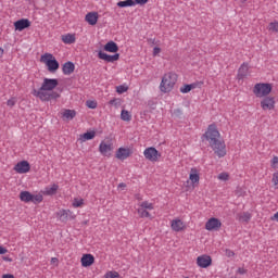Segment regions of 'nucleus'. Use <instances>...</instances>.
I'll list each match as a JSON object with an SVG mask.
<instances>
[{
	"label": "nucleus",
	"mask_w": 278,
	"mask_h": 278,
	"mask_svg": "<svg viewBox=\"0 0 278 278\" xmlns=\"http://www.w3.org/2000/svg\"><path fill=\"white\" fill-rule=\"evenodd\" d=\"M203 138L207 140L216 156L225 157L227 155V146L225 144V141L220 140V132L216 128V125H210L203 135Z\"/></svg>",
	"instance_id": "1"
},
{
	"label": "nucleus",
	"mask_w": 278,
	"mask_h": 278,
	"mask_svg": "<svg viewBox=\"0 0 278 278\" xmlns=\"http://www.w3.org/2000/svg\"><path fill=\"white\" fill-rule=\"evenodd\" d=\"M175 84H177V74L175 73L165 74L160 85L161 92H170V90L175 88Z\"/></svg>",
	"instance_id": "2"
},
{
	"label": "nucleus",
	"mask_w": 278,
	"mask_h": 278,
	"mask_svg": "<svg viewBox=\"0 0 278 278\" xmlns=\"http://www.w3.org/2000/svg\"><path fill=\"white\" fill-rule=\"evenodd\" d=\"M253 92L255 97L262 99V97H268L273 92V85L268 83H258L254 86Z\"/></svg>",
	"instance_id": "3"
},
{
	"label": "nucleus",
	"mask_w": 278,
	"mask_h": 278,
	"mask_svg": "<svg viewBox=\"0 0 278 278\" xmlns=\"http://www.w3.org/2000/svg\"><path fill=\"white\" fill-rule=\"evenodd\" d=\"M41 62L46 63L49 73H55L58 68H60V63L58 62V60H55V58H53V54L51 53H46L41 55Z\"/></svg>",
	"instance_id": "4"
},
{
	"label": "nucleus",
	"mask_w": 278,
	"mask_h": 278,
	"mask_svg": "<svg viewBox=\"0 0 278 278\" xmlns=\"http://www.w3.org/2000/svg\"><path fill=\"white\" fill-rule=\"evenodd\" d=\"M34 97H37V99H40V101H51L52 99H60V93L55 91H47V90H33Z\"/></svg>",
	"instance_id": "5"
},
{
	"label": "nucleus",
	"mask_w": 278,
	"mask_h": 278,
	"mask_svg": "<svg viewBox=\"0 0 278 278\" xmlns=\"http://www.w3.org/2000/svg\"><path fill=\"white\" fill-rule=\"evenodd\" d=\"M143 155L146 160H149V162H157V160L162 157V154L154 147L147 148L143 151Z\"/></svg>",
	"instance_id": "6"
},
{
	"label": "nucleus",
	"mask_w": 278,
	"mask_h": 278,
	"mask_svg": "<svg viewBox=\"0 0 278 278\" xmlns=\"http://www.w3.org/2000/svg\"><path fill=\"white\" fill-rule=\"evenodd\" d=\"M58 79L55 78H45L40 87V90H47L48 92H53L58 88Z\"/></svg>",
	"instance_id": "7"
},
{
	"label": "nucleus",
	"mask_w": 278,
	"mask_h": 278,
	"mask_svg": "<svg viewBox=\"0 0 278 278\" xmlns=\"http://www.w3.org/2000/svg\"><path fill=\"white\" fill-rule=\"evenodd\" d=\"M223 227V223H220V219L216 217L210 218L205 224V229L207 231H218Z\"/></svg>",
	"instance_id": "8"
},
{
	"label": "nucleus",
	"mask_w": 278,
	"mask_h": 278,
	"mask_svg": "<svg viewBox=\"0 0 278 278\" xmlns=\"http://www.w3.org/2000/svg\"><path fill=\"white\" fill-rule=\"evenodd\" d=\"M14 170L20 175H25V173H29V170H31V165H29V162L27 161H22L14 166Z\"/></svg>",
	"instance_id": "9"
},
{
	"label": "nucleus",
	"mask_w": 278,
	"mask_h": 278,
	"mask_svg": "<svg viewBox=\"0 0 278 278\" xmlns=\"http://www.w3.org/2000/svg\"><path fill=\"white\" fill-rule=\"evenodd\" d=\"M98 58H99V60H104V62H117V60L121 59V54L115 53L113 55H110V54L100 50L98 52Z\"/></svg>",
	"instance_id": "10"
},
{
	"label": "nucleus",
	"mask_w": 278,
	"mask_h": 278,
	"mask_svg": "<svg viewBox=\"0 0 278 278\" xmlns=\"http://www.w3.org/2000/svg\"><path fill=\"white\" fill-rule=\"evenodd\" d=\"M59 219L61 223H68V220H74L75 216L70 210H61L58 212Z\"/></svg>",
	"instance_id": "11"
},
{
	"label": "nucleus",
	"mask_w": 278,
	"mask_h": 278,
	"mask_svg": "<svg viewBox=\"0 0 278 278\" xmlns=\"http://www.w3.org/2000/svg\"><path fill=\"white\" fill-rule=\"evenodd\" d=\"M197 264L200 268H207L212 266V256L210 255L198 256Z\"/></svg>",
	"instance_id": "12"
},
{
	"label": "nucleus",
	"mask_w": 278,
	"mask_h": 278,
	"mask_svg": "<svg viewBox=\"0 0 278 278\" xmlns=\"http://www.w3.org/2000/svg\"><path fill=\"white\" fill-rule=\"evenodd\" d=\"M14 27L16 31H23V29H27L28 27H31V22L27 18H22L14 23Z\"/></svg>",
	"instance_id": "13"
},
{
	"label": "nucleus",
	"mask_w": 278,
	"mask_h": 278,
	"mask_svg": "<svg viewBox=\"0 0 278 278\" xmlns=\"http://www.w3.org/2000/svg\"><path fill=\"white\" fill-rule=\"evenodd\" d=\"M262 110H275V98L266 97L261 101Z\"/></svg>",
	"instance_id": "14"
},
{
	"label": "nucleus",
	"mask_w": 278,
	"mask_h": 278,
	"mask_svg": "<svg viewBox=\"0 0 278 278\" xmlns=\"http://www.w3.org/2000/svg\"><path fill=\"white\" fill-rule=\"evenodd\" d=\"M129 155H131V150L129 148H119L116 151V155L115 157H117V160H127V157H129Z\"/></svg>",
	"instance_id": "15"
},
{
	"label": "nucleus",
	"mask_w": 278,
	"mask_h": 278,
	"mask_svg": "<svg viewBox=\"0 0 278 278\" xmlns=\"http://www.w3.org/2000/svg\"><path fill=\"white\" fill-rule=\"evenodd\" d=\"M80 262L84 268H88V266H92L94 264V256L92 254H84Z\"/></svg>",
	"instance_id": "16"
},
{
	"label": "nucleus",
	"mask_w": 278,
	"mask_h": 278,
	"mask_svg": "<svg viewBox=\"0 0 278 278\" xmlns=\"http://www.w3.org/2000/svg\"><path fill=\"white\" fill-rule=\"evenodd\" d=\"M62 72L63 75H73V73H75V64L71 61H67L63 64Z\"/></svg>",
	"instance_id": "17"
},
{
	"label": "nucleus",
	"mask_w": 278,
	"mask_h": 278,
	"mask_svg": "<svg viewBox=\"0 0 278 278\" xmlns=\"http://www.w3.org/2000/svg\"><path fill=\"white\" fill-rule=\"evenodd\" d=\"M85 21H87L90 25H97L99 21V13L97 12H89L85 16Z\"/></svg>",
	"instance_id": "18"
},
{
	"label": "nucleus",
	"mask_w": 278,
	"mask_h": 278,
	"mask_svg": "<svg viewBox=\"0 0 278 278\" xmlns=\"http://www.w3.org/2000/svg\"><path fill=\"white\" fill-rule=\"evenodd\" d=\"M247 75H249V64L243 63L239 70H238V75L237 78L238 79H244V77H247Z\"/></svg>",
	"instance_id": "19"
},
{
	"label": "nucleus",
	"mask_w": 278,
	"mask_h": 278,
	"mask_svg": "<svg viewBox=\"0 0 278 278\" xmlns=\"http://www.w3.org/2000/svg\"><path fill=\"white\" fill-rule=\"evenodd\" d=\"M104 51H108L109 53H117L118 45H116V42H114V41H109L104 46Z\"/></svg>",
	"instance_id": "20"
},
{
	"label": "nucleus",
	"mask_w": 278,
	"mask_h": 278,
	"mask_svg": "<svg viewBox=\"0 0 278 278\" xmlns=\"http://www.w3.org/2000/svg\"><path fill=\"white\" fill-rule=\"evenodd\" d=\"M99 151L102 155H108V153H110V151H112V144L105 143L104 141H102L99 146Z\"/></svg>",
	"instance_id": "21"
},
{
	"label": "nucleus",
	"mask_w": 278,
	"mask_h": 278,
	"mask_svg": "<svg viewBox=\"0 0 278 278\" xmlns=\"http://www.w3.org/2000/svg\"><path fill=\"white\" fill-rule=\"evenodd\" d=\"M20 199L24 203H31V199H34V194H31L29 191H22L20 193Z\"/></svg>",
	"instance_id": "22"
},
{
	"label": "nucleus",
	"mask_w": 278,
	"mask_h": 278,
	"mask_svg": "<svg viewBox=\"0 0 278 278\" xmlns=\"http://www.w3.org/2000/svg\"><path fill=\"white\" fill-rule=\"evenodd\" d=\"M62 116L67 121H73L74 117L77 116V112H75V110L66 109L63 111Z\"/></svg>",
	"instance_id": "23"
},
{
	"label": "nucleus",
	"mask_w": 278,
	"mask_h": 278,
	"mask_svg": "<svg viewBox=\"0 0 278 278\" xmlns=\"http://www.w3.org/2000/svg\"><path fill=\"white\" fill-rule=\"evenodd\" d=\"M172 229L173 231H181L184 229V222L181 219L172 220Z\"/></svg>",
	"instance_id": "24"
},
{
	"label": "nucleus",
	"mask_w": 278,
	"mask_h": 278,
	"mask_svg": "<svg viewBox=\"0 0 278 278\" xmlns=\"http://www.w3.org/2000/svg\"><path fill=\"white\" fill-rule=\"evenodd\" d=\"M60 188V186L58 185H52L51 187H46L43 194H47L48 197H52V194H55V192H58V189Z\"/></svg>",
	"instance_id": "25"
},
{
	"label": "nucleus",
	"mask_w": 278,
	"mask_h": 278,
	"mask_svg": "<svg viewBox=\"0 0 278 278\" xmlns=\"http://www.w3.org/2000/svg\"><path fill=\"white\" fill-rule=\"evenodd\" d=\"M136 2L134 0H125L117 2V8H134Z\"/></svg>",
	"instance_id": "26"
},
{
	"label": "nucleus",
	"mask_w": 278,
	"mask_h": 278,
	"mask_svg": "<svg viewBox=\"0 0 278 278\" xmlns=\"http://www.w3.org/2000/svg\"><path fill=\"white\" fill-rule=\"evenodd\" d=\"M62 41L64 42V45H73L75 43V35H63L62 36Z\"/></svg>",
	"instance_id": "27"
},
{
	"label": "nucleus",
	"mask_w": 278,
	"mask_h": 278,
	"mask_svg": "<svg viewBox=\"0 0 278 278\" xmlns=\"http://www.w3.org/2000/svg\"><path fill=\"white\" fill-rule=\"evenodd\" d=\"M94 136H97V132L94 130L87 131V132L81 135V139H83L84 142H86V140L94 139Z\"/></svg>",
	"instance_id": "28"
},
{
	"label": "nucleus",
	"mask_w": 278,
	"mask_h": 278,
	"mask_svg": "<svg viewBox=\"0 0 278 278\" xmlns=\"http://www.w3.org/2000/svg\"><path fill=\"white\" fill-rule=\"evenodd\" d=\"M190 181H192V184H198L200 177L199 174L197 173V168H191V174L189 176Z\"/></svg>",
	"instance_id": "29"
},
{
	"label": "nucleus",
	"mask_w": 278,
	"mask_h": 278,
	"mask_svg": "<svg viewBox=\"0 0 278 278\" xmlns=\"http://www.w3.org/2000/svg\"><path fill=\"white\" fill-rule=\"evenodd\" d=\"M238 218L239 220H241V223H249V220H251V213L243 212L238 215Z\"/></svg>",
	"instance_id": "30"
},
{
	"label": "nucleus",
	"mask_w": 278,
	"mask_h": 278,
	"mask_svg": "<svg viewBox=\"0 0 278 278\" xmlns=\"http://www.w3.org/2000/svg\"><path fill=\"white\" fill-rule=\"evenodd\" d=\"M121 118H122V121L129 123V121H131V114L127 110H122Z\"/></svg>",
	"instance_id": "31"
},
{
	"label": "nucleus",
	"mask_w": 278,
	"mask_h": 278,
	"mask_svg": "<svg viewBox=\"0 0 278 278\" xmlns=\"http://www.w3.org/2000/svg\"><path fill=\"white\" fill-rule=\"evenodd\" d=\"M138 214L141 218H151V213L144 208H138Z\"/></svg>",
	"instance_id": "32"
},
{
	"label": "nucleus",
	"mask_w": 278,
	"mask_h": 278,
	"mask_svg": "<svg viewBox=\"0 0 278 278\" xmlns=\"http://www.w3.org/2000/svg\"><path fill=\"white\" fill-rule=\"evenodd\" d=\"M42 200H43L42 194H33L30 203H35V204L42 203Z\"/></svg>",
	"instance_id": "33"
},
{
	"label": "nucleus",
	"mask_w": 278,
	"mask_h": 278,
	"mask_svg": "<svg viewBox=\"0 0 278 278\" xmlns=\"http://www.w3.org/2000/svg\"><path fill=\"white\" fill-rule=\"evenodd\" d=\"M268 29H269V31L278 34V22H270Z\"/></svg>",
	"instance_id": "34"
},
{
	"label": "nucleus",
	"mask_w": 278,
	"mask_h": 278,
	"mask_svg": "<svg viewBox=\"0 0 278 278\" xmlns=\"http://www.w3.org/2000/svg\"><path fill=\"white\" fill-rule=\"evenodd\" d=\"M86 105H87V108H89V110H97V101L87 100Z\"/></svg>",
	"instance_id": "35"
},
{
	"label": "nucleus",
	"mask_w": 278,
	"mask_h": 278,
	"mask_svg": "<svg viewBox=\"0 0 278 278\" xmlns=\"http://www.w3.org/2000/svg\"><path fill=\"white\" fill-rule=\"evenodd\" d=\"M121 275L117 271H108L103 278H118Z\"/></svg>",
	"instance_id": "36"
},
{
	"label": "nucleus",
	"mask_w": 278,
	"mask_h": 278,
	"mask_svg": "<svg viewBox=\"0 0 278 278\" xmlns=\"http://www.w3.org/2000/svg\"><path fill=\"white\" fill-rule=\"evenodd\" d=\"M140 207L142 210H153V203H149V202L144 201L140 204Z\"/></svg>",
	"instance_id": "37"
},
{
	"label": "nucleus",
	"mask_w": 278,
	"mask_h": 278,
	"mask_svg": "<svg viewBox=\"0 0 278 278\" xmlns=\"http://www.w3.org/2000/svg\"><path fill=\"white\" fill-rule=\"evenodd\" d=\"M129 88L127 86L124 85H119L116 87V92H118V94H123V92H127Z\"/></svg>",
	"instance_id": "38"
},
{
	"label": "nucleus",
	"mask_w": 278,
	"mask_h": 278,
	"mask_svg": "<svg viewBox=\"0 0 278 278\" xmlns=\"http://www.w3.org/2000/svg\"><path fill=\"white\" fill-rule=\"evenodd\" d=\"M217 178L220 180V181H227L229 180V174L228 173H220Z\"/></svg>",
	"instance_id": "39"
},
{
	"label": "nucleus",
	"mask_w": 278,
	"mask_h": 278,
	"mask_svg": "<svg viewBox=\"0 0 278 278\" xmlns=\"http://www.w3.org/2000/svg\"><path fill=\"white\" fill-rule=\"evenodd\" d=\"M190 90H192V89H190V85H184L182 87H180V92L182 94H188V92H190Z\"/></svg>",
	"instance_id": "40"
},
{
	"label": "nucleus",
	"mask_w": 278,
	"mask_h": 278,
	"mask_svg": "<svg viewBox=\"0 0 278 278\" xmlns=\"http://www.w3.org/2000/svg\"><path fill=\"white\" fill-rule=\"evenodd\" d=\"M84 205V200L75 199L73 202V207H81Z\"/></svg>",
	"instance_id": "41"
},
{
	"label": "nucleus",
	"mask_w": 278,
	"mask_h": 278,
	"mask_svg": "<svg viewBox=\"0 0 278 278\" xmlns=\"http://www.w3.org/2000/svg\"><path fill=\"white\" fill-rule=\"evenodd\" d=\"M7 105H9V108H14L16 105V100H14V98L8 100Z\"/></svg>",
	"instance_id": "42"
},
{
	"label": "nucleus",
	"mask_w": 278,
	"mask_h": 278,
	"mask_svg": "<svg viewBox=\"0 0 278 278\" xmlns=\"http://www.w3.org/2000/svg\"><path fill=\"white\" fill-rule=\"evenodd\" d=\"M147 5L149 3V0H135V5Z\"/></svg>",
	"instance_id": "43"
},
{
	"label": "nucleus",
	"mask_w": 278,
	"mask_h": 278,
	"mask_svg": "<svg viewBox=\"0 0 278 278\" xmlns=\"http://www.w3.org/2000/svg\"><path fill=\"white\" fill-rule=\"evenodd\" d=\"M273 182H274V186L278 187V173H274V175H273Z\"/></svg>",
	"instance_id": "44"
},
{
	"label": "nucleus",
	"mask_w": 278,
	"mask_h": 278,
	"mask_svg": "<svg viewBox=\"0 0 278 278\" xmlns=\"http://www.w3.org/2000/svg\"><path fill=\"white\" fill-rule=\"evenodd\" d=\"M203 83H193V84H190V90H194V88H197L198 86H202Z\"/></svg>",
	"instance_id": "45"
},
{
	"label": "nucleus",
	"mask_w": 278,
	"mask_h": 278,
	"mask_svg": "<svg viewBox=\"0 0 278 278\" xmlns=\"http://www.w3.org/2000/svg\"><path fill=\"white\" fill-rule=\"evenodd\" d=\"M233 255H236V253L229 249L226 250V256L227 257H233Z\"/></svg>",
	"instance_id": "46"
},
{
	"label": "nucleus",
	"mask_w": 278,
	"mask_h": 278,
	"mask_svg": "<svg viewBox=\"0 0 278 278\" xmlns=\"http://www.w3.org/2000/svg\"><path fill=\"white\" fill-rule=\"evenodd\" d=\"M8 253V249L0 245V255H5Z\"/></svg>",
	"instance_id": "47"
},
{
	"label": "nucleus",
	"mask_w": 278,
	"mask_h": 278,
	"mask_svg": "<svg viewBox=\"0 0 278 278\" xmlns=\"http://www.w3.org/2000/svg\"><path fill=\"white\" fill-rule=\"evenodd\" d=\"M161 51H162V49H160L159 47H155L153 49V55H157Z\"/></svg>",
	"instance_id": "48"
},
{
	"label": "nucleus",
	"mask_w": 278,
	"mask_h": 278,
	"mask_svg": "<svg viewBox=\"0 0 278 278\" xmlns=\"http://www.w3.org/2000/svg\"><path fill=\"white\" fill-rule=\"evenodd\" d=\"M276 164H278V157L274 156L271 160V166H275Z\"/></svg>",
	"instance_id": "49"
},
{
	"label": "nucleus",
	"mask_w": 278,
	"mask_h": 278,
	"mask_svg": "<svg viewBox=\"0 0 278 278\" xmlns=\"http://www.w3.org/2000/svg\"><path fill=\"white\" fill-rule=\"evenodd\" d=\"M238 273H239V275H244V274L247 273V269H244V268H239V269H238Z\"/></svg>",
	"instance_id": "50"
},
{
	"label": "nucleus",
	"mask_w": 278,
	"mask_h": 278,
	"mask_svg": "<svg viewBox=\"0 0 278 278\" xmlns=\"http://www.w3.org/2000/svg\"><path fill=\"white\" fill-rule=\"evenodd\" d=\"M3 278H14V275H12V274H5V275H3Z\"/></svg>",
	"instance_id": "51"
},
{
	"label": "nucleus",
	"mask_w": 278,
	"mask_h": 278,
	"mask_svg": "<svg viewBox=\"0 0 278 278\" xmlns=\"http://www.w3.org/2000/svg\"><path fill=\"white\" fill-rule=\"evenodd\" d=\"M4 53H5V50H3V48L0 47V58H3Z\"/></svg>",
	"instance_id": "52"
},
{
	"label": "nucleus",
	"mask_w": 278,
	"mask_h": 278,
	"mask_svg": "<svg viewBox=\"0 0 278 278\" xmlns=\"http://www.w3.org/2000/svg\"><path fill=\"white\" fill-rule=\"evenodd\" d=\"M109 103L110 105H116V99L111 100Z\"/></svg>",
	"instance_id": "53"
},
{
	"label": "nucleus",
	"mask_w": 278,
	"mask_h": 278,
	"mask_svg": "<svg viewBox=\"0 0 278 278\" xmlns=\"http://www.w3.org/2000/svg\"><path fill=\"white\" fill-rule=\"evenodd\" d=\"M51 262H52V263L58 262V257H52V258H51Z\"/></svg>",
	"instance_id": "54"
},
{
	"label": "nucleus",
	"mask_w": 278,
	"mask_h": 278,
	"mask_svg": "<svg viewBox=\"0 0 278 278\" xmlns=\"http://www.w3.org/2000/svg\"><path fill=\"white\" fill-rule=\"evenodd\" d=\"M4 261H5V262H12V258H10V257H4Z\"/></svg>",
	"instance_id": "55"
},
{
	"label": "nucleus",
	"mask_w": 278,
	"mask_h": 278,
	"mask_svg": "<svg viewBox=\"0 0 278 278\" xmlns=\"http://www.w3.org/2000/svg\"><path fill=\"white\" fill-rule=\"evenodd\" d=\"M119 188H125V184H119Z\"/></svg>",
	"instance_id": "56"
}]
</instances>
